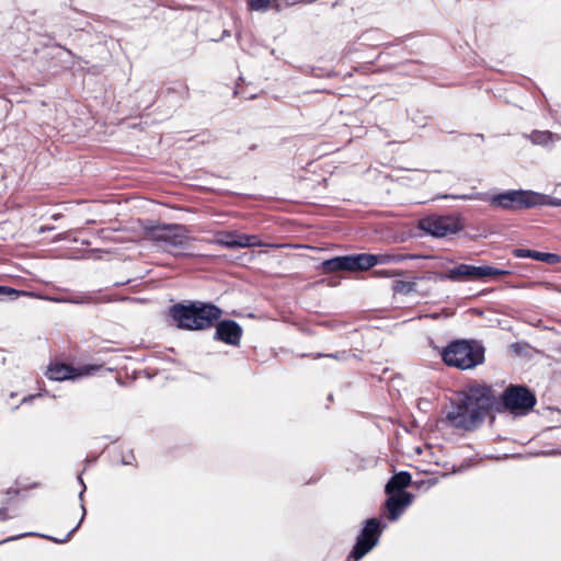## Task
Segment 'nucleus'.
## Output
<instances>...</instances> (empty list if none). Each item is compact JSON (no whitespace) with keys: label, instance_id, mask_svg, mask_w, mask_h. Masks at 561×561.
Segmentation results:
<instances>
[{"label":"nucleus","instance_id":"obj_1","mask_svg":"<svg viewBox=\"0 0 561 561\" xmlns=\"http://www.w3.org/2000/svg\"><path fill=\"white\" fill-rule=\"evenodd\" d=\"M495 402L492 389L488 386H473L462 392L447 413V421L456 428H477Z\"/></svg>","mask_w":561,"mask_h":561},{"label":"nucleus","instance_id":"obj_2","mask_svg":"<svg viewBox=\"0 0 561 561\" xmlns=\"http://www.w3.org/2000/svg\"><path fill=\"white\" fill-rule=\"evenodd\" d=\"M222 314L220 308L213 304L192 302L181 304L170 308V316L178 328L186 330H205L210 328Z\"/></svg>","mask_w":561,"mask_h":561},{"label":"nucleus","instance_id":"obj_3","mask_svg":"<svg viewBox=\"0 0 561 561\" xmlns=\"http://www.w3.org/2000/svg\"><path fill=\"white\" fill-rule=\"evenodd\" d=\"M442 356L448 366L470 369L483 363L484 348L476 341L457 340L444 348Z\"/></svg>","mask_w":561,"mask_h":561},{"label":"nucleus","instance_id":"obj_4","mask_svg":"<svg viewBox=\"0 0 561 561\" xmlns=\"http://www.w3.org/2000/svg\"><path fill=\"white\" fill-rule=\"evenodd\" d=\"M150 240L160 244L168 252L179 254L187 248L190 238L187 230L181 225L153 227L148 231Z\"/></svg>","mask_w":561,"mask_h":561},{"label":"nucleus","instance_id":"obj_5","mask_svg":"<svg viewBox=\"0 0 561 561\" xmlns=\"http://www.w3.org/2000/svg\"><path fill=\"white\" fill-rule=\"evenodd\" d=\"M536 402V396L523 386L512 385L502 394L504 409L515 416L526 415L534 409Z\"/></svg>","mask_w":561,"mask_h":561},{"label":"nucleus","instance_id":"obj_6","mask_svg":"<svg viewBox=\"0 0 561 561\" xmlns=\"http://www.w3.org/2000/svg\"><path fill=\"white\" fill-rule=\"evenodd\" d=\"M508 274L507 271L492 266H474L469 264H459L444 273L438 274L439 279L451 282H472L486 277H497Z\"/></svg>","mask_w":561,"mask_h":561},{"label":"nucleus","instance_id":"obj_7","mask_svg":"<svg viewBox=\"0 0 561 561\" xmlns=\"http://www.w3.org/2000/svg\"><path fill=\"white\" fill-rule=\"evenodd\" d=\"M419 228L432 237L444 238L457 233L463 226L459 216L431 215L420 220Z\"/></svg>","mask_w":561,"mask_h":561},{"label":"nucleus","instance_id":"obj_8","mask_svg":"<svg viewBox=\"0 0 561 561\" xmlns=\"http://www.w3.org/2000/svg\"><path fill=\"white\" fill-rule=\"evenodd\" d=\"M383 528L385 525H381L378 518L367 519L346 561L350 559L358 561L371 551L377 546Z\"/></svg>","mask_w":561,"mask_h":561},{"label":"nucleus","instance_id":"obj_9","mask_svg":"<svg viewBox=\"0 0 561 561\" xmlns=\"http://www.w3.org/2000/svg\"><path fill=\"white\" fill-rule=\"evenodd\" d=\"M533 196V191L515 190L489 196L488 202L494 208L513 210L534 207Z\"/></svg>","mask_w":561,"mask_h":561},{"label":"nucleus","instance_id":"obj_10","mask_svg":"<svg viewBox=\"0 0 561 561\" xmlns=\"http://www.w3.org/2000/svg\"><path fill=\"white\" fill-rule=\"evenodd\" d=\"M214 243L228 248V249H237V248H250V247H265L266 243H263L254 234H245L240 233L238 231H221L216 234Z\"/></svg>","mask_w":561,"mask_h":561},{"label":"nucleus","instance_id":"obj_11","mask_svg":"<svg viewBox=\"0 0 561 561\" xmlns=\"http://www.w3.org/2000/svg\"><path fill=\"white\" fill-rule=\"evenodd\" d=\"M98 369L96 366L72 367L62 363H51L46 376L55 381L73 380L79 377L89 376Z\"/></svg>","mask_w":561,"mask_h":561},{"label":"nucleus","instance_id":"obj_12","mask_svg":"<svg viewBox=\"0 0 561 561\" xmlns=\"http://www.w3.org/2000/svg\"><path fill=\"white\" fill-rule=\"evenodd\" d=\"M348 256V265L350 271H363L368 270L379 263H388V262H399L403 257L402 256H390V255H375V254H356V255H347Z\"/></svg>","mask_w":561,"mask_h":561},{"label":"nucleus","instance_id":"obj_13","mask_svg":"<svg viewBox=\"0 0 561 561\" xmlns=\"http://www.w3.org/2000/svg\"><path fill=\"white\" fill-rule=\"evenodd\" d=\"M413 495L409 492H399L397 494H388L385 502L387 510V518L390 522H396L400 518L403 512L412 504Z\"/></svg>","mask_w":561,"mask_h":561},{"label":"nucleus","instance_id":"obj_14","mask_svg":"<svg viewBox=\"0 0 561 561\" xmlns=\"http://www.w3.org/2000/svg\"><path fill=\"white\" fill-rule=\"evenodd\" d=\"M242 336V328L233 320L218 322L215 339L226 344L238 346Z\"/></svg>","mask_w":561,"mask_h":561},{"label":"nucleus","instance_id":"obj_15","mask_svg":"<svg viewBox=\"0 0 561 561\" xmlns=\"http://www.w3.org/2000/svg\"><path fill=\"white\" fill-rule=\"evenodd\" d=\"M411 483V474L407 471H401L394 474L386 484L385 491L387 494H397L404 492L403 489Z\"/></svg>","mask_w":561,"mask_h":561},{"label":"nucleus","instance_id":"obj_16","mask_svg":"<svg viewBox=\"0 0 561 561\" xmlns=\"http://www.w3.org/2000/svg\"><path fill=\"white\" fill-rule=\"evenodd\" d=\"M527 138L534 144L543 147H551L553 142L560 139L559 136L554 135L549 130H534Z\"/></svg>","mask_w":561,"mask_h":561},{"label":"nucleus","instance_id":"obj_17","mask_svg":"<svg viewBox=\"0 0 561 561\" xmlns=\"http://www.w3.org/2000/svg\"><path fill=\"white\" fill-rule=\"evenodd\" d=\"M348 256H336L325 260L322 263L323 270L327 272L350 271Z\"/></svg>","mask_w":561,"mask_h":561},{"label":"nucleus","instance_id":"obj_18","mask_svg":"<svg viewBox=\"0 0 561 561\" xmlns=\"http://www.w3.org/2000/svg\"><path fill=\"white\" fill-rule=\"evenodd\" d=\"M78 480L80 482V484L82 485V490L79 494V499L81 501V504H80V507H81V517H80V520L79 523L68 533V535L64 538V539H56V538H49L50 540L55 541V542H59V543H62V542H66L70 539L71 535L80 527L81 523L83 522L84 519V516H85V507L83 505V493L85 492V484L81 478V476L78 477Z\"/></svg>","mask_w":561,"mask_h":561},{"label":"nucleus","instance_id":"obj_19","mask_svg":"<svg viewBox=\"0 0 561 561\" xmlns=\"http://www.w3.org/2000/svg\"><path fill=\"white\" fill-rule=\"evenodd\" d=\"M249 8L253 11L280 10L278 0H248Z\"/></svg>","mask_w":561,"mask_h":561},{"label":"nucleus","instance_id":"obj_20","mask_svg":"<svg viewBox=\"0 0 561 561\" xmlns=\"http://www.w3.org/2000/svg\"><path fill=\"white\" fill-rule=\"evenodd\" d=\"M534 207L539 205H548L553 207H560L561 206V198L551 197L545 194H540L537 192H534L533 196Z\"/></svg>","mask_w":561,"mask_h":561},{"label":"nucleus","instance_id":"obj_21","mask_svg":"<svg viewBox=\"0 0 561 561\" xmlns=\"http://www.w3.org/2000/svg\"><path fill=\"white\" fill-rule=\"evenodd\" d=\"M543 253L545 252H538V251H534V250H529V249H522V248L513 250V255L515 257L533 259V260L540 261V262L543 261Z\"/></svg>","mask_w":561,"mask_h":561},{"label":"nucleus","instance_id":"obj_22","mask_svg":"<svg viewBox=\"0 0 561 561\" xmlns=\"http://www.w3.org/2000/svg\"><path fill=\"white\" fill-rule=\"evenodd\" d=\"M446 198L463 199V201H488L489 195L486 193H472L462 195H446Z\"/></svg>","mask_w":561,"mask_h":561},{"label":"nucleus","instance_id":"obj_23","mask_svg":"<svg viewBox=\"0 0 561 561\" xmlns=\"http://www.w3.org/2000/svg\"><path fill=\"white\" fill-rule=\"evenodd\" d=\"M415 284L411 282L397 280L393 284V290L396 293L409 294L414 290Z\"/></svg>","mask_w":561,"mask_h":561},{"label":"nucleus","instance_id":"obj_24","mask_svg":"<svg viewBox=\"0 0 561 561\" xmlns=\"http://www.w3.org/2000/svg\"><path fill=\"white\" fill-rule=\"evenodd\" d=\"M21 295H28V294L24 293V291H19L16 289L8 287V286H0V298L7 296L10 299H16Z\"/></svg>","mask_w":561,"mask_h":561},{"label":"nucleus","instance_id":"obj_25","mask_svg":"<svg viewBox=\"0 0 561 561\" xmlns=\"http://www.w3.org/2000/svg\"><path fill=\"white\" fill-rule=\"evenodd\" d=\"M49 300L57 301V302L67 301V302H72V304H90V302H92V297L90 295H83L81 297L72 298V299L49 298Z\"/></svg>","mask_w":561,"mask_h":561},{"label":"nucleus","instance_id":"obj_26","mask_svg":"<svg viewBox=\"0 0 561 561\" xmlns=\"http://www.w3.org/2000/svg\"><path fill=\"white\" fill-rule=\"evenodd\" d=\"M548 264L561 263V256L553 253H543V261Z\"/></svg>","mask_w":561,"mask_h":561},{"label":"nucleus","instance_id":"obj_27","mask_svg":"<svg viewBox=\"0 0 561 561\" xmlns=\"http://www.w3.org/2000/svg\"><path fill=\"white\" fill-rule=\"evenodd\" d=\"M375 273L378 276H383V277H392V276L397 275L396 273H392L388 270H379V271H376Z\"/></svg>","mask_w":561,"mask_h":561},{"label":"nucleus","instance_id":"obj_28","mask_svg":"<svg viewBox=\"0 0 561 561\" xmlns=\"http://www.w3.org/2000/svg\"><path fill=\"white\" fill-rule=\"evenodd\" d=\"M41 396H42L41 393H37V394H34V396L25 397V398H23L22 403H26V402L33 400L34 398L41 397Z\"/></svg>","mask_w":561,"mask_h":561},{"label":"nucleus","instance_id":"obj_29","mask_svg":"<svg viewBox=\"0 0 561 561\" xmlns=\"http://www.w3.org/2000/svg\"><path fill=\"white\" fill-rule=\"evenodd\" d=\"M11 516L8 515L7 510H0V519H8Z\"/></svg>","mask_w":561,"mask_h":561},{"label":"nucleus","instance_id":"obj_30","mask_svg":"<svg viewBox=\"0 0 561 561\" xmlns=\"http://www.w3.org/2000/svg\"><path fill=\"white\" fill-rule=\"evenodd\" d=\"M301 1L302 0H284L286 5H293V4H296V3L301 2Z\"/></svg>","mask_w":561,"mask_h":561},{"label":"nucleus","instance_id":"obj_31","mask_svg":"<svg viewBox=\"0 0 561 561\" xmlns=\"http://www.w3.org/2000/svg\"><path fill=\"white\" fill-rule=\"evenodd\" d=\"M426 483V486L427 489L435 485L436 484V479H431L428 481L425 482Z\"/></svg>","mask_w":561,"mask_h":561},{"label":"nucleus","instance_id":"obj_32","mask_svg":"<svg viewBox=\"0 0 561 561\" xmlns=\"http://www.w3.org/2000/svg\"><path fill=\"white\" fill-rule=\"evenodd\" d=\"M23 536H24V535L10 537V538H8V539L2 540L1 542H5V541H10V540H15V539L21 538V537H23Z\"/></svg>","mask_w":561,"mask_h":561},{"label":"nucleus","instance_id":"obj_33","mask_svg":"<svg viewBox=\"0 0 561 561\" xmlns=\"http://www.w3.org/2000/svg\"><path fill=\"white\" fill-rule=\"evenodd\" d=\"M123 463H124V465H131V460H129V459H123Z\"/></svg>","mask_w":561,"mask_h":561},{"label":"nucleus","instance_id":"obj_34","mask_svg":"<svg viewBox=\"0 0 561 561\" xmlns=\"http://www.w3.org/2000/svg\"><path fill=\"white\" fill-rule=\"evenodd\" d=\"M327 356H328V357L340 358V356H339L337 354H334V355H333V354H329V355H327Z\"/></svg>","mask_w":561,"mask_h":561}]
</instances>
